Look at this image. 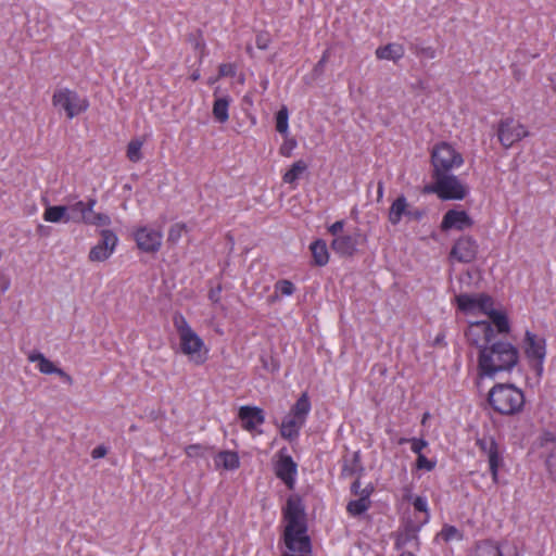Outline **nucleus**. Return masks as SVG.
Returning <instances> with one entry per match:
<instances>
[{
	"mask_svg": "<svg viewBox=\"0 0 556 556\" xmlns=\"http://www.w3.org/2000/svg\"><path fill=\"white\" fill-rule=\"evenodd\" d=\"M519 363V350L508 341L496 340L478 352V376L495 378L498 374L510 372Z\"/></svg>",
	"mask_w": 556,
	"mask_h": 556,
	"instance_id": "obj_1",
	"label": "nucleus"
},
{
	"mask_svg": "<svg viewBox=\"0 0 556 556\" xmlns=\"http://www.w3.org/2000/svg\"><path fill=\"white\" fill-rule=\"evenodd\" d=\"M522 390L511 383H496L488 393V403L500 415L519 414L525 406Z\"/></svg>",
	"mask_w": 556,
	"mask_h": 556,
	"instance_id": "obj_2",
	"label": "nucleus"
},
{
	"mask_svg": "<svg viewBox=\"0 0 556 556\" xmlns=\"http://www.w3.org/2000/svg\"><path fill=\"white\" fill-rule=\"evenodd\" d=\"M173 323L178 333L180 352L195 364H203L207 353L204 341L181 314L175 315Z\"/></svg>",
	"mask_w": 556,
	"mask_h": 556,
	"instance_id": "obj_3",
	"label": "nucleus"
},
{
	"mask_svg": "<svg viewBox=\"0 0 556 556\" xmlns=\"http://www.w3.org/2000/svg\"><path fill=\"white\" fill-rule=\"evenodd\" d=\"M311 409L312 404L308 394L304 392L282 419L280 425V435L290 442L296 440L300 435L301 429L306 422Z\"/></svg>",
	"mask_w": 556,
	"mask_h": 556,
	"instance_id": "obj_4",
	"label": "nucleus"
},
{
	"mask_svg": "<svg viewBox=\"0 0 556 556\" xmlns=\"http://www.w3.org/2000/svg\"><path fill=\"white\" fill-rule=\"evenodd\" d=\"M432 184L424 188L425 193H434L443 201L463 200L468 194V187L452 173L431 174Z\"/></svg>",
	"mask_w": 556,
	"mask_h": 556,
	"instance_id": "obj_5",
	"label": "nucleus"
},
{
	"mask_svg": "<svg viewBox=\"0 0 556 556\" xmlns=\"http://www.w3.org/2000/svg\"><path fill=\"white\" fill-rule=\"evenodd\" d=\"M464 164V157L451 143L442 141L431 150V174L451 173Z\"/></svg>",
	"mask_w": 556,
	"mask_h": 556,
	"instance_id": "obj_6",
	"label": "nucleus"
},
{
	"mask_svg": "<svg viewBox=\"0 0 556 556\" xmlns=\"http://www.w3.org/2000/svg\"><path fill=\"white\" fill-rule=\"evenodd\" d=\"M52 103L59 110H63L70 119L84 113L89 106L86 98L79 97L76 91L68 88L56 90L53 93Z\"/></svg>",
	"mask_w": 556,
	"mask_h": 556,
	"instance_id": "obj_7",
	"label": "nucleus"
},
{
	"mask_svg": "<svg viewBox=\"0 0 556 556\" xmlns=\"http://www.w3.org/2000/svg\"><path fill=\"white\" fill-rule=\"evenodd\" d=\"M530 131L527 126L513 117H505L498 122L497 138L501 144L508 149L514 143L528 137Z\"/></svg>",
	"mask_w": 556,
	"mask_h": 556,
	"instance_id": "obj_8",
	"label": "nucleus"
},
{
	"mask_svg": "<svg viewBox=\"0 0 556 556\" xmlns=\"http://www.w3.org/2000/svg\"><path fill=\"white\" fill-rule=\"evenodd\" d=\"M466 338L470 345L478 349V352L496 341L492 324L484 320L470 323Z\"/></svg>",
	"mask_w": 556,
	"mask_h": 556,
	"instance_id": "obj_9",
	"label": "nucleus"
},
{
	"mask_svg": "<svg viewBox=\"0 0 556 556\" xmlns=\"http://www.w3.org/2000/svg\"><path fill=\"white\" fill-rule=\"evenodd\" d=\"M476 444L480 448L481 453L486 456L492 480L494 483H497L498 470L503 465V457L500 452L498 444L491 435L478 438Z\"/></svg>",
	"mask_w": 556,
	"mask_h": 556,
	"instance_id": "obj_10",
	"label": "nucleus"
},
{
	"mask_svg": "<svg viewBox=\"0 0 556 556\" xmlns=\"http://www.w3.org/2000/svg\"><path fill=\"white\" fill-rule=\"evenodd\" d=\"M277 459L274 464V470L289 490H293L295 485L298 465L288 454L286 447H282L276 455Z\"/></svg>",
	"mask_w": 556,
	"mask_h": 556,
	"instance_id": "obj_11",
	"label": "nucleus"
},
{
	"mask_svg": "<svg viewBox=\"0 0 556 556\" xmlns=\"http://www.w3.org/2000/svg\"><path fill=\"white\" fill-rule=\"evenodd\" d=\"M100 236L101 239L89 251L88 258L90 262L109 260L117 247L118 237L112 230L103 229L100 231Z\"/></svg>",
	"mask_w": 556,
	"mask_h": 556,
	"instance_id": "obj_12",
	"label": "nucleus"
},
{
	"mask_svg": "<svg viewBox=\"0 0 556 556\" xmlns=\"http://www.w3.org/2000/svg\"><path fill=\"white\" fill-rule=\"evenodd\" d=\"M523 350L529 362L535 368L542 370V366L546 355L545 339L530 331H526L523 340Z\"/></svg>",
	"mask_w": 556,
	"mask_h": 556,
	"instance_id": "obj_13",
	"label": "nucleus"
},
{
	"mask_svg": "<svg viewBox=\"0 0 556 556\" xmlns=\"http://www.w3.org/2000/svg\"><path fill=\"white\" fill-rule=\"evenodd\" d=\"M134 239L139 250L155 253L161 249L163 232L160 229L142 226L135 230Z\"/></svg>",
	"mask_w": 556,
	"mask_h": 556,
	"instance_id": "obj_14",
	"label": "nucleus"
},
{
	"mask_svg": "<svg viewBox=\"0 0 556 556\" xmlns=\"http://www.w3.org/2000/svg\"><path fill=\"white\" fill-rule=\"evenodd\" d=\"M478 253V243L471 237H462L453 245L450 257L459 263L472 262Z\"/></svg>",
	"mask_w": 556,
	"mask_h": 556,
	"instance_id": "obj_15",
	"label": "nucleus"
},
{
	"mask_svg": "<svg viewBox=\"0 0 556 556\" xmlns=\"http://www.w3.org/2000/svg\"><path fill=\"white\" fill-rule=\"evenodd\" d=\"M361 238L358 229L353 233L337 236L331 242V249L340 256H352L357 251Z\"/></svg>",
	"mask_w": 556,
	"mask_h": 556,
	"instance_id": "obj_16",
	"label": "nucleus"
},
{
	"mask_svg": "<svg viewBox=\"0 0 556 556\" xmlns=\"http://www.w3.org/2000/svg\"><path fill=\"white\" fill-rule=\"evenodd\" d=\"M238 417L241 426L245 431L254 432L265 422L264 410L257 406H241Z\"/></svg>",
	"mask_w": 556,
	"mask_h": 556,
	"instance_id": "obj_17",
	"label": "nucleus"
},
{
	"mask_svg": "<svg viewBox=\"0 0 556 556\" xmlns=\"http://www.w3.org/2000/svg\"><path fill=\"white\" fill-rule=\"evenodd\" d=\"M472 226L470 216L465 211L450 210L442 219V230L457 229L464 230Z\"/></svg>",
	"mask_w": 556,
	"mask_h": 556,
	"instance_id": "obj_18",
	"label": "nucleus"
},
{
	"mask_svg": "<svg viewBox=\"0 0 556 556\" xmlns=\"http://www.w3.org/2000/svg\"><path fill=\"white\" fill-rule=\"evenodd\" d=\"M28 361L37 363L40 372L46 375L55 374L61 377L66 383H72V377L66 374L62 368L56 367L50 359H48L40 352H33L28 355Z\"/></svg>",
	"mask_w": 556,
	"mask_h": 556,
	"instance_id": "obj_19",
	"label": "nucleus"
},
{
	"mask_svg": "<svg viewBox=\"0 0 556 556\" xmlns=\"http://www.w3.org/2000/svg\"><path fill=\"white\" fill-rule=\"evenodd\" d=\"M42 218L48 223L67 224L72 222L70 205H49L46 207Z\"/></svg>",
	"mask_w": 556,
	"mask_h": 556,
	"instance_id": "obj_20",
	"label": "nucleus"
},
{
	"mask_svg": "<svg viewBox=\"0 0 556 556\" xmlns=\"http://www.w3.org/2000/svg\"><path fill=\"white\" fill-rule=\"evenodd\" d=\"M405 49L402 45L396 42H391L382 47H378L376 49V58L379 60H390L393 62H397L404 56Z\"/></svg>",
	"mask_w": 556,
	"mask_h": 556,
	"instance_id": "obj_21",
	"label": "nucleus"
},
{
	"mask_svg": "<svg viewBox=\"0 0 556 556\" xmlns=\"http://www.w3.org/2000/svg\"><path fill=\"white\" fill-rule=\"evenodd\" d=\"M407 206V200L404 195L396 198L389 210V222L392 225H397L404 215H410L412 211H408Z\"/></svg>",
	"mask_w": 556,
	"mask_h": 556,
	"instance_id": "obj_22",
	"label": "nucleus"
},
{
	"mask_svg": "<svg viewBox=\"0 0 556 556\" xmlns=\"http://www.w3.org/2000/svg\"><path fill=\"white\" fill-rule=\"evenodd\" d=\"M214 465L217 469L235 470L240 465L239 456L232 451H222L215 455Z\"/></svg>",
	"mask_w": 556,
	"mask_h": 556,
	"instance_id": "obj_23",
	"label": "nucleus"
},
{
	"mask_svg": "<svg viewBox=\"0 0 556 556\" xmlns=\"http://www.w3.org/2000/svg\"><path fill=\"white\" fill-rule=\"evenodd\" d=\"M308 165L305 161L299 160L294 162L291 167L283 174L282 181L290 186L295 187L296 181L302 177V175L307 170Z\"/></svg>",
	"mask_w": 556,
	"mask_h": 556,
	"instance_id": "obj_24",
	"label": "nucleus"
},
{
	"mask_svg": "<svg viewBox=\"0 0 556 556\" xmlns=\"http://www.w3.org/2000/svg\"><path fill=\"white\" fill-rule=\"evenodd\" d=\"M230 101V97L225 96L216 98L213 103V116L220 124H224L229 119Z\"/></svg>",
	"mask_w": 556,
	"mask_h": 556,
	"instance_id": "obj_25",
	"label": "nucleus"
},
{
	"mask_svg": "<svg viewBox=\"0 0 556 556\" xmlns=\"http://www.w3.org/2000/svg\"><path fill=\"white\" fill-rule=\"evenodd\" d=\"M311 252L314 264L325 266L329 261V252L326 241L318 239L311 243Z\"/></svg>",
	"mask_w": 556,
	"mask_h": 556,
	"instance_id": "obj_26",
	"label": "nucleus"
},
{
	"mask_svg": "<svg viewBox=\"0 0 556 556\" xmlns=\"http://www.w3.org/2000/svg\"><path fill=\"white\" fill-rule=\"evenodd\" d=\"M457 306L466 314H478L479 295L459 294L455 298Z\"/></svg>",
	"mask_w": 556,
	"mask_h": 556,
	"instance_id": "obj_27",
	"label": "nucleus"
},
{
	"mask_svg": "<svg viewBox=\"0 0 556 556\" xmlns=\"http://www.w3.org/2000/svg\"><path fill=\"white\" fill-rule=\"evenodd\" d=\"M545 448V466L549 477L556 480V442L554 440L546 441Z\"/></svg>",
	"mask_w": 556,
	"mask_h": 556,
	"instance_id": "obj_28",
	"label": "nucleus"
},
{
	"mask_svg": "<svg viewBox=\"0 0 556 556\" xmlns=\"http://www.w3.org/2000/svg\"><path fill=\"white\" fill-rule=\"evenodd\" d=\"M368 497L369 492L364 490L359 498L349 502L346 506L348 513L352 516H361L364 514L370 506Z\"/></svg>",
	"mask_w": 556,
	"mask_h": 556,
	"instance_id": "obj_29",
	"label": "nucleus"
},
{
	"mask_svg": "<svg viewBox=\"0 0 556 556\" xmlns=\"http://www.w3.org/2000/svg\"><path fill=\"white\" fill-rule=\"evenodd\" d=\"M362 469L359 454L354 453L351 457L344 458L341 473L343 477H352L362 471Z\"/></svg>",
	"mask_w": 556,
	"mask_h": 556,
	"instance_id": "obj_30",
	"label": "nucleus"
},
{
	"mask_svg": "<svg viewBox=\"0 0 556 556\" xmlns=\"http://www.w3.org/2000/svg\"><path fill=\"white\" fill-rule=\"evenodd\" d=\"M437 536L445 543H448L452 541H462L464 539V533L455 526L444 525Z\"/></svg>",
	"mask_w": 556,
	"mask_h": 556,
	"instance_id": "obj_31",
	"label": "nucleus"
},
{
	"mask_svg": "<svg viewBox=\"0 0 556 556\" xmlns=\"http://www.w3.org/2000/svg\"><path fill=\"white\" fill-rule=\"evenodd\" d=\"M475 556H503V554L497 544L483 541L477 545Z\"/></svg>",
	"mask_w": 556,
	"mask_h": 556,
	"instance_id": "obj_32",
	"label": "nucleus"
},
{
	"mask_svg": "<svg viewBox=\"0 0 556 556\" xmlns=\"http://www.w3.org/2000/svg\"><path fill=\"white\" fill-rule=\"evenodd\" d=\"M276 130L281 135H289V111L286 105L276 113Z\"/></svg>",
	"mask_w": 556,
	"mask_h": 556,
	"instance_id": "obj_33",
	"label": "nucleus"
},
{
	"mask_svg": "<svg viewBox=\"0 0 556 556\" xmlns=\"http://www.w3.org/2000/svg\"><path fill=\"white\" fill-rule=\"evenodd\" d=\"M492 324L496 327L497 333H508L510 330L508 318L502 312L496 311L489 316Z\"/></svg>",
	"mask_w": 556,
	"mask_h": 556,
	"instance_id": "obj_34",
	"label": "nucleus"
},
{
	"mask_svg": "<svg viewBox=\"0 0 556 556\" xmlns=\"http://www.w3.org/2000/svg\"><path fill=\"white\" fill-rule=\"evenodd\" d=\"M142 144L143 142L139 139H134L128 143L126 154L130 162L137 163L142 159Z\"/></svg>",
	"mask_w": 556,
	"mask_h": 556,
	"instance_id": "obj_35",
	"label": "nucleus"
},
{
	"mask_svg": "<svg viewBox=\"0 0 556 556\" xmlns=\"http://www.w3.org/2000/svg\"><path fill=\"white\" fill-rule=\"evenodd\" d=\"M274 290L281 296H291L295 292V286L288 279H280L275 283Z\"/></svg>",
	"mask_w": 556,
	"mask_h": 556,
	"instance_id": "obj_36",
	"label": "nucleus"
},
{
	"mask_svg": "<svg viewBox=\"0 0 556 556\" xmlns=\"http://www.w3.org/2000/svg\"><path fill=\"white\" fill-rule=\"evenodd\" d=\"M185 231H187L186 224L176 223V224L172 225L168 230L167 241L172 244H176L180 240V238Z\"/></svg>",
	"mask_w": 556,
	"mask_h": 556,
	"instance_id": "obj_37",
	"label": "nucleus"
},
{
	"mask_svg": "<svg viewBox=\"0 0 556 556\" xmlns=\"http://www.w3.org/2000/svg\"><path fill=\"white\" fill-rule=\"evenodd\" d=\"M496 309L493 308V300L486 294H479L478 313L491 316Z\"/></svg>",
	"mask_w": 556,
	"mask_h": 556,
	"instance_id": "obj_38",
	"label": "nucleus"
},
{
	"mask_svg": "<svg viewBox=\"0 0 556 556\" xmlns=\"http://www.w3.org/2000/svg\"><path fill=\"white\" fill-rule=\"evenodd\" d=\"M285 140L279 148L280 155L285 157H290L292 155L293 150L296 148L298 143L294 138L289 137V135H283Z\"/></svg>",
	"mask_w": 556,
	"mask_h": 556,
	"instance_id": "obj_39",
	"label": "nucleus"
},
{
	"mask_svg": "<svg viewBox=\"0 0 556 556\" xmlns=\"http://www.w3.org/2000/svg\"><path fill=\"white\" fill-rule=\"evenodd\" d=\"M85 201H76L73 204H70L71 218L73 223H79L83 212L85 211Z\"/></svg>",
	"mask_w": 556,
	"mask_h": 556,
	"instance_id": "obj_40",
	"label": "nucleus"
},
{
	"mask_svg": "<svg viewBox=\"0 0 556 556\" xmlns=\"http://www.w3.org/2000/svg\"><path fill=\"white\" fill-rule=\"evenodd\" d=\"M112 223L111 217L103 213H97L92 216V219L87 220V225L96 227H108Z\"/></svg>",
	"mask_w": 556,
	"mask_h": 556,
	"instance_id": "obj_41",
	"label": "nucleus"
},
{
	"mask_svg": "<svg viewBox=\"0 0 556 556\" xmlns=\"http://www.w3.org/2000/svg\"><path fill=\"white\" fill-rule=\"evenodd\" d=\"M96 204H97V200L94 198L88 199V201L85 204V211L83 212L79 223L87 225V220L92 219V216L96 214V212L93 210Z\"/></svg>",
	"mask_w": 556,
	"mask_h": 556,
	"instance_id": "obj_42",
	"label": "nucleus"
},
{
	"mask_svg": "<svg viewBox=\"0 0 556 556\" xmlns=\"http://www.w3.org/2000/svg\"><path fill=\"white\" fill-rule=\"evenodd\" d=\"M413 506H414L415 510L424 513L426 515V518H425L426 521L429 519L430 514H429V507H428L427 497H425V496H416L413 500Z\"/></svg>",
	"mask_w": 556,
	"mask_h": 556,
	"instance_id": "obj_43",
	"label": "nucleus"
},
{
	"mask_svg": "<svg viewBox=\"0 0 556 556\" xmlns=\"http://www.w3.org/2000/svg\"><path fill=\"white\" fill-rule=\"evenodd\" d=\"M414 52L418 55V56H422V58H426L428 60H432L437 56V51L433 47H424V46H416L414 48Z\"/></svg>",
	"mask_w": 556,
	"mask_h": 556,
	"instance_id": "obj_44",
	"label": "nucleus"
},
{
	"mask_svg": "<svg viewBox=\"0 0 556 556\" xmlns=\"http://www.w3.org/2000/svg\"><path fill=\"white\" fill-rule=\"evenodd\" d=\"M435 460L428 459L424 454L417 456L416 468L431 471L435 467Z\"/></svg>",
	"mask_w": 556,
	"mask_h": 556,
	"instance_id": "obj_45",
	"label": "nucleus"
},
{
	"mask_svg": "<svg viewBox=\"0 0 556 556\" xmlns=\"http://www.w3.org/2000/svg\"><path fill=\"white\" fill-rule=\"evenodd\" d=\"M409 443L412 452L417 454V456L422 455V450L428 446V442L419 438H412Z\"/></svg>",
	"mask_w": 556,
	"mask_h": 556,
	"instance_id": "obj_46",
	"label": "nucleus"
},
{
	"mask_svg": "<svg viewBox=\"0 0 556 556\" xmlns=\"http://www.w3.org/2000/svg\"><path fill=\"white\" fill-rule=\"evenodd\" d=\"M236 65L231 63H223L218 67L219 77H232L236 75Z\"/></svg>",
	"mask_w": 556,
	"mask_h": 556,
	"instance_id": "obj_47",
	"label": "nucleus"
},
{
	"mask_svg": "<svg viewBox=\"0 0 556 556\" xmlns=\"http://www.w3.org/2000/svg\"><path fill=\"white\" fill-rule=\"evenodd\" d=\"M188 457H200L204 455V447L200 444H191L185 448Z\"/></svg>",
	"mask_w": 556,
	"mask_h": 556,
	"instance_id": "obj_48",
	"label": "nucleus"
},
{
	"mask_svg": "<svg viewBox=\"0 0 556 556\" xmlns=\"http://www.w3.org/2000/svg\"><path fill=\"white\" fill-rule=\"evenodd\" d=\"M270 42V37L267 33H261L256 36V46L261 50H265L268 48Z\"/></svg>",
	"mask_w": 556,
	"mask_h": 556,
	"instance_id": "obj_49",
	"label": "nucleus"
},
{
	"mask_svg": "<svg viewBox=\"0 0 556 556\" xmlns=\"http://www.w3.org/2000/svg\"><path fill=\"white\" fill-rule=\"evenodd\" d=\"M343 226H344V222L343 220H338V222L333 223L328 228V230L336 238L337 236H341L340 232L342 231Z\"/></svg>",
	"mask_w": 556,
	"mask_h": 556,
	"instance_id": "obj_50",
	"label": "nucleus"
},
{
	"mask_svg": "<svg viewBox=\"0 0 556 556\" xmlns=\"http://www.w3.org/2000/svg\"><path fill=\"white\" fill-rule=\"evenodd\" d=\"M108 454V450L104 445H99L94 447L91 452V456L94 459L102 458Z\"/></svg>",
	"mask_w": 556,
	"mask_h": 556,
	"instance_id": "obj_51",
	"label": "nucleus"
},
{
	"mask_svg": "<svg viewBox=\"0 0 556 556\" xmlns=\"http://www.w3.org/2000/svg\"><path fill=\"white\" fill-rule=\"evenodd\" d=\"M328 58H329V53L328 51H325L323 56L320 58V60L317 62V64L315 65V68L314 71L315 72H318V73H321L324 71V66L325 64L327 63L328 61Z\"/></svg>",
	"mask_w": 556,
	"mask_h": 556,
	"instance_id": "obj_52",
	"label": "nucleus"
},
{
	"mask_svg": "<svg viewBox=\"0 0 556 556\" xmlns=\"http://www.w3.org/2000/svg\"><path fill=\"white\" fill-rule=\"evenodd\" d=\"M383 182L382 181H379L378 182V188H377V200L380 201L383 197Z\"/></svg>",
	"mask_w": 556,
	"mask_h": 556,
	"instance_id": "obj_53",
	"label": "nucleus"
},
{
	"mask_svg": "<svg viewBox=\"0 0 556 556\" xmlns=\"http://www.w3.org/2000/svg\"><path fill=\"white\" fill-rule=\"evenodd\" d=\"M218 292L219 291H211L210 294H208V298L214 301V302H217L218 301Z\"/></svg>",
	"mask_w": 556,
	"mask_h": 556,
	"instance_id": "obj_54",
	"label": "nucleus"
},
{
	"mask_svg": "<svg viewBox=\"0 0 556 556\" xmlns=\"http://www.w3.org/2000/svg\"><path fill=\"white\" fill-rule=\"evenodd\" d=\"M361 488V483L358 480H355L352 484V491L356 494L358 492V489Z\"/></svg>",
	"mask_w": 556,
	"mask_h": 556,
	"instance_id": "obj_55",
	"label": "nucleus"
},
{
	"mask_svg": "<svg viewBox=\"0 0 556 556\" xmlns=\"http://www.w3.org/2000/svg\"><path fill=\"white\" fill-rule=\"evenodd\" d=\"M280 294L279 293H276V291H274V294L269 296L268 301L270 303H274L275 301H277L279 299Z\"/></svg>",
	"mask_w": 556,
	"mask_h": 556,
	"instance_id": "obj_56",
	"label": "nucleus"
},
{
	"mask_svg": "<svg viewBox=\"0 0 556 556\" xmlns=\"http://www.w3.org/2000/svg\"><path fill=\"white\" fill-rule=\"evenodd\" d=\"M408 216H409V217H413V218H415V219H419V218L421 217V213H420V212H418V211H415V212H413V211H412V214H410V215H408Z\"/></svg>",
	"mask_w": 556,
	"mask_h": 556,
	"instance_id": "obj_57",
	"label": "nucleus"
},
{
	"mask_svg": "<svg viewBox=\"0 0 556 556\" xmlns=\"http://www.w3.org/2000/svg\"><path fill=\"white\" fill-rule=\"evenodd\" d=\"M409 440H410V439H407V438H400V439L397 440V444H399V445H403V444H405V443H409Z\"/></svg>",
	"mask_w": 556,
	"mask_h": 556,
	"instance_id": "obj_58",
	"label": "nucleus"
},
{
	"mask_svg": "<svg viewBox=\"0 0 556 556\" xmlns=\"http://www.w3.org/2000/svg\"><path fill=\"white\" fill-rule=\"evenodd\" d=\"M428 416H429V414H428V413H426V414L424 415L422 424H425V421H426V420H428Z\"/></svg>",
	"mask_w": 556,
	"mask_h": 556,
	"instance_id": "obj_59",
	"label": "nucleus"
},
{
	"mask_svg": "<svg viewBox=\"0 0 556 556\" xmlns=\"http://www.w3.org/2000/svg\"><path fill=\"white\" fill-rule=\"evenodd\" d=\"M198 78H199V74H193V75H192V79H193V80H197Z\"/></svg>",
	"mask_w": 556,
	"mask_h": 556,
	"instance_id": "obj_60",
	"label": "nucleus"
},
{
	"mask_svg": "<svg viewBox=\"0 0 556 556\" xmlns=\"http://www.w3.org/2000/svg\"><path fill=\"white\" fill-rule=\"evenodd\" d=\"M248 52L250 53L252 51V48L251 47H248Z\"/></svg>",
	"mask_w": 556,
	"mask_h": 556,
	"instance_id": "obj_61",
	"label": "nucleus"
}]
</instances>
